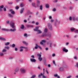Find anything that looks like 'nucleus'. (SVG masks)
Wrapping results in <instances>:
<instances>
[{"instance_id":"27","label":"nucleus","mask_w":78,"mask_h":78,"mask_svg":"<svg viewBox=\"0 0 78 78\" xmlns=\"http://www.w3.org/2000/svg\"><path fill=\"white\" fill-rule=\"evenodd\" d=\"M43 75V74L42 73H41V74H39L38 76L39 77H41V76Z\"/></svg>"},{"instance_id":"61","label":"nucleus","mask_w":78,"mask_h":78,"mask_svg":"<svg viewBox=\"0 0 78 78\" xmlns=\"http://www.w3.org/2000/svg\"><path fill=\"white\" fill-rule=\"evenodd\" d=\"M23 51V50L22 49H21L20 50V52H22Z\"/></svg>"},{"instance_id":"30","label":"nucleus","mask_w":78,"mask_h":78,"mask_svg":"<svg viewBox=\"0 0 78 78\" xmlns=\"http://www.w3.org/2000/svg\"><path fill=\"white\" fill-rule=\"evenodd\" d=\"M56 11V9L55 8H54L53 9H52V11L55 12Z\"/></svg>"},{"instance_id":"64","label":"nucleus","mask_w":78,"mask_h":78,"mask_svg":"<svg viewBox=\"0 0 78 78\" xmlns=\"http://www.w3.org/2000/svg\"><path fill=\"white\" fill-rule=\"evenodd\" d=\"M48 67H50L51 66V65L50 64H48Z\"/></svg>"},{"instance_id":"50","label":"nucleus","mask_w":78,"mask_h":78,"mask_svg":"<svg viewBox=\"0 0 78 78\" xmlns=\"http://www.w3.org/2000/svg\"><path fill=\"white\" fill-rule=\"evenodd\" d=\"M74 59H76V60H77V57L76 56H75L74 57Z\"/></svg>"},{"instance_id":"38","label":"nucleus","mask_w":78,"mask_h":78,"mask_svg":"<svg viewBox=\"0 0 78 78\" xmlns=\"http://www.w3.org/2000/svg\"><path fill=\"white\" fill-rule=\"evenodd\" d=\"M35 3H33L32 4V5H33V6L34 7H35Z\"/></svg>"},{"instance_id":"17","label":"nucleus","mask_w":78,"mask_h":78,"mask_svg":"<svg viewBox=\"0 0 78 78\" xmlns=\"http://www.w3.org/2000/svg\"><path fill=\"white\" fill-rule=\"evenodd\" d=\"M38 48V45H37V44H36V46L35 47V48L36 49H37V48Z\"/></svg>"},{"instance_id":"54","label":"nucleus","mask_w":78,"mask_h":78,"mask_svg":"<svg viewBox=\"0 0 78 78\" xmlns=\"http://www.w3.org/2000/svg\"><path fill=\"white\" fill-rule=\"evenodd\" d=\"M24 36H26V37H27V34H26V33L24 34Z\"/></svg>"},{"instance_id":"55","label":"nucleus","mask_w":78,"mask_h":78,"mask_svg":"<svg viewBox=\"0 0 78 78\" xmlns=\"http://www.w3.org/2000/svg\"><path fill=\"white\" fill-rule=\"evenodd\" d=\"M24 23H26L27 22V21L26 20H24Z\"/></svg>"},{"instance_id":"63","label":"nucleus","mask_w":78,"mask_h":78,"mask_svg":"<svg viewBox=\"0 0 78 78\" xmlns=\"http://www.w3.org/2000/svg\"><path fill=\"white\" fill-rule=\"evenodd\" d=\"M52 19V17L51 16H49V19Z\"/></svg>"},{"instance_id":"28","label":"nucleus","mask_w":78,"mask_h":78,"mask_svg":"<svg viewBox=\"0 0 78 78\" xmlns=\"http://www.w3.org/2000/svg\"><path fill=\"white\" fill-rule=\"evenodd\" d=\"M9 16H10V17H13V15H11V14L9 13Z\"/></svg>"},{"instance_id":"24","label":"nucleus","mask_w":78,"mask_h":78,"mask_svg":"<svg viewBox=\"0 0 78 78\" xmlns=\"http://www.w3.org/2000/svg\"><path fill=\"white\" fill-rule=\"evenodd\" d=\"M5 48L8 50L9 49V46H8V47L5 46Z\"/></svg>"},{"instance_id":"11","label":"nucleus","mask_w":78,"mask_h":78,"mask_svg":"<svg viewBox=\"0 0 78 78\" xmlns=\"http://www.w3.org/2000/svg\"><path fill=\"white\" fill-rule=\"evenodd\" d=\"M73 21H75V20H77L78 21V18H76L75 17H73Z\"/></svg>"},{"instance_id":"2","label":"nucleus","mask_w":78,"mask_h":78,"mask_svg":"<svg viewBox=\"0 0 78 78\" xmlns=\"http://www.w3.org/2000/svg\"><path fill=\"white\" fill-rule=\"evenodd\" d=\"M40 42V44L41 45H44V43H45L46 42V41L45 40H42Z\"/></svg>"},{"instance_id":"9","label":"nucleus","mask_w":78,"mask_h":78,"mask_svg":"<svg viewBox=\"0 0 78 78\" xmlns=\"http://www.w3.org/2000/svg\"><path fill=\"white\" fill-rule=\"evenodd\" d=\"M47 34L46 33L43 34H42V35L41 36V37H44L47 36Z\"/></svg>"},{"instance_id":"48","label":"nucleus","mask_w":78,"mask_h":78,"mask_svg":"<svg viewBox=\"0 0 78 78\" xmlns=\"http://www.w3.org/2000/svg\"><path fill=\"white\" fill-rule=\"evenodd\" d=\"M38 48H39L41 50L42 49V48L40 46H38Z\"/></svg>"},{"instance_id":"22","label":"nucleus","mask_w":78,"mask_h":78,"mask_svg":"<svg viewBox=\"0 0 78 78\" xmlns=\"http://www.w3.org/2000/svg\"><path fill=\"white\" fill-rule=\"evenodd\" d=\"M20 6L21 7H23L24 6V4L23 3H21L20 5Z\"/></svg>"},{"instance_id":"15","label":"nucleus","mask_w":78,"mask_h":78,"mask_svg":"<svg viewBox=\"0 0 78 78\" xmlns=\"http://www.w3.org/2000/svg\"><path fill=\"white\" fill-rule=\"evenodd\" d=\"M24 10V8H22L21 10L20 13H22L23 12V10Z\"/></svg>"},{"instance_id":"5","label":"nucleus","mask_w":78,"mask_h":78,"mask_svg":"<svg viewBox=\"0 0 78 78\" xmlns=\"http://www.w3.org/2000/svg\"><path fill=\"white\" fill-rule=\"evenodd\" d=\"M10 12L13 15H14L15 14V12L14 11H13L12 9H10Z\"/></svg>"},{"instance_id":"42","label":"nucleus","mask_w":78,"mask_h":78,"mask_svg":"<svg viewBox=\"0 0 78 78\" xmlns=\"http://www.w3.org/2000/svg\"><path fill=\"white\" fill-rule=\"evenodd\" d=\"M19 70V69L18 68H16L15 69V71L16 72H17Z\"/></svg>"},{"instance_id":"34","label":"nucleus","mask_w":78,"mask_h":78,"mask_svg":"<svg viewBox=\"0 0 78 78\" xmlns=\"http://www.w3.org/2000/svg\"><path fill=\"white\" fill-rule=\"evenodd\" d=\"M31 57L32 58V59H34L35 58L34 56V55H32L31 56Z\"/></svg>"},{"instance_id":"57","label":"nucleus","mask_w":78,"mask_h":78,"mask_svg":"<svg viewBox=\"0 0 78 78\" xmlns=\"http://www.w3.org/2000/svg\"><path fill=\"white\" fill-rule=\"evenodd\" d=\"M55 54H52V56L54 57L55 56Z\"/></svg>"},{"instance_id":"44","label":"nucleus","mask_w":78,"mask_h":78,"mask_svg":"<svg viewBox=\"0 0 78 78\" xmlns=\"http://www.w3.org/2000/svg\"><path fill=\"white\" fill-rule=\"evenodd\" d=\"M37 4H39L40 3V1L39 0H37Z\"/></svg>"},{"instance_id":"33","label":"nucleus","mask_w":78,"mask_h":78,"mask_svg":"<svg viewBox=\"0 0 78 78\" xmlns=\"http://www.w3.org/2000/svg\"><path fill=\"white\" fill-rule=\"evenodd\" d=\"M74 32H75V33H78V30H76L74 31Z\"/></svg>"},{"instance_id":"40","label":"nucleus","mask_w":78,"mask_h":78,"mask_svg":"<svg viewBox=\"0 0 78 78\" xmlns=\"http://www.w3.org/2000/svg\"><path fill=\"white\" fill-rule=\"evenodd\" d=\"M6 51V49H3V50H2V52H5Z\"/></svg>"},{"instance_id":"3","label":"nucleus","mask_w":78,"mask_h":78,"mask_svg":"<svg viewBox=\"0 0 78 78\" xmlns=\"http://www.w3.org/2000/svg\"><path fill=\"white\" fill-rule=\"evenodd\" d=\"M48 27H49L50 30H52V26L51 24L49 23L48 24Z\"/></svg>"},{"instance_id":"29","label":"nucleus","mask_w":78,"mask_h":78,"mask_svg":"<svg viewBox=\"0 0 78 78\" xmlns=\"http://www.w3.org/2000/svg\"><path fill=\"white\" fill-rule=\"evenodd\" d=\"M45 6L47 8H49V5L48 4H46L45 5Z\"/></svg>"},{"instance_id":"35","label":"nucleus","mask_w":78,"mask_h":78,"mask_svg":"<svg viewBox=\"0 0 78 78\" xmlns=\"http://www.w3.org/2000/svg\"><path fill=\"white\" fill-rule=\"evenodd\" d=\"M12 48H14L15 46V44H13L12 45Z\"/></svg>"},{"instance_id":"4","label":"nucleus","mask_w":78,"mask_h":78,"mask_svg":"<svg viewBox=\"0 0 78 78\" xmlns=\"http://www.w3.org/2000/svg\"><path fill=\"white\" fill-rule=\"evenodd\" d=\"M30 61L33 62H36V60L34 58H31L30 59Z\"/></svg>"},{"instance_id":"26","label":"nucleus","mask_w":78,"mask_h":78,"mask_svg":"<svg viewBox=\"0 0 78 78\" xmlns=\"http://www.w3.org/2000/svg\"><path fill=\"white\" fill-rule=\"evenodd\" d=\"M47 31H48V29L46 28H45L44 30V32H47Z\"/></svg>"},{"instance_id":"7","label":"nucleus","mask_w":78,"mask_h":78,"mask_svg":"<svg viewBox=\"0 0 78 78\" xmlns=\"http://www.w3.org/2000/svg\"><path fill=\"white\" fill-rule=\"evenodd\" d=\"M63 52H68V49H66L65 48H63Z\"/></svg>"},{"instance_id":"12","label":"nucleus","mask_w":78,"mask_h":78,"mask_svg":"<svg viewBox=\"0 0 78 78\" xmlns=\"http://www.w3.org/2000/svg\"><path fill=\"white\" fill-rule=\"evenodd\" d=\"M59 70H60V71H63L64 70V69L62 67H60V68H59Z\"/></svg>"},{"instance_id":"21","label":"nucleus","mask_w":78,"mask_h":78,"mask_svg":"<svg viewBox=\"0 0 78 78\" xmlns=\"http://www.w3.org/2000/svg\"><path fill=\"white\" fill-rule=\"evenodd\" d=\"M37 56L39 57H41V55L39 54H37Z\"/></svg>"},{"instance_id":"46","label":"nucleus","mask_w":78,"mask_h":78,"mask_svg":"<svg viewBox=\"0 0 78 78\" xmlns=\"http://www.w3.org/2000/svg\"><path fill=\"white\" fill-rule=\"evenodd\" d=\"M71 76H69L67 77L66 78H70L71 77Z\"/></svg>"},{"instance_id":"8","label":"nucleus","mask_w":78,"mask_h":78,"mask_svg":"<svg viewBox=\"0 0 78 78\" xmlns=\"http://www.w3.org/2000/svg\"><path fill=\"white\" fill-rule=\"evenodd\" d=\"M39 27H36L35 29H34V30L35 31H38L39 30Z\"/></svg>"},{"instance_id":"13","label":"nucleus","mask_w":78,"mask_h":78,"mask_svg":"<svg viewBox=\"0 0 78 78\" xmlns=\"http://www.w3.org/2000/svg\"><path fill=\"white\" fill-rule=\"evenodd\" d=\"M21 71L22 72V73H25V71L24 69H21Z\"/></svg>"},{"instance_id":"60","label":"nucleus","mask_w":78,"mask_h":78,"mask_svg":"<svg viewBox=\"0 0 78 78\" xmlns=\"http://www.w3.org/2000/svg\"><path fill=\"white\" fill-rule=\"evenodd\" d=\"M23 48L26 49H28V48L27 47H23Z\"/></svg>"},{"instance_id":"20","label":"nucleus","mask_w":78,"mask_h":78,"mask_svg":"<svg viewBox=\"0 0 78 78\" xmlns=\"http://www.w3.org/2000/svg\"><path fill=\"white\" fill-rule=\"evenodd\" d=\"M75 28H71V31L72 32H73L75 30Z\"/></svg>"},{"instance_id":"51","label":"nucleus","mask_w":78,"mask_h":78,"mask_svg":"<svg viewBox=\"0 0 78 78\" xmlns=\"http://www.w3.org/2000/svg\"><path fill=\"white\" fill-rule=\"evenodd\" d=\"M45 71L46 72V73H47V74H48L49 73V72H48V71L47 70V69H46V70H45Z\"/></svg>"},{"instance_id":"14","label":"nucleus","mask_w":78,"mask_h":78,"mask_svg":"<svg viewBox=\"0 0 78 78\" xmlns=\"http://www.w3.org/2000/svg\"><path fill=\"white\" fill-rule=\"evenodd\" d=\"M27 27L28 28H31V27H33V26L32 25H27Z\"/></svg>"},{"instance_id":"31","label":"nucleus","mask_w":78,"mask_h":78,"mask_svg":"<svg viewBox=\"0 0 78 78\" xmlns=\"http://www.w3.org/2000/svg\"><path fill=\"white\" fill-rule=\"evenodd\" d=\"M52 62L53 63V64H54V65L55 66H56V64L55 63V60H53V61Z\"/></svg>"},{"instance_id":"39","label":"nucleus","mask_w":78,"mask_h":78,"mask_svg":"<svg viewBox=\"0 0 78 78\" xmlns=\"http://www.w3.org/2000/svg\"><path fill=\"white\" fill-rule=\"evenodd\" d=\"M40 9L41 10H42V5L40 6Z\"/></svg>"},{"instance_id":"47","label":"nucleus","mask_w":78,"mask_h":78,"mask_svg":"<svg viewBox=\"0 0 78 78\" xmlns=\"http://www.w3.org/2000/svg\"><path fill=\"white\" fill-rule=\"evenodd\" d=\"M69 20H70V21L72 20V17L71 16H70L69 17Z\"/></svg>"},{"instance_id":"41","label":"nucleus","mask_w":78,"mask_h":78,"mask_svg":"<svg viewBox=\"0 0 78 78\" xmlns=\"http://www.w3.org/2000/svg\"><path fill=\"white\" fill-rule=\"evenodd\" d=\"M0 55L1 56H3V53H2V52L0 53Z\"/></svg>"},{"instance_id":"43","label":"nucleus","mask_w":78,"mask_h":78,"mask_svg":"<svg viewBox=\"0 0 78 78\" xmlns=\"http://www.w3.org/2000/svg\"><path fill=\"white\" fill-rule=\"evenodd\" d=\"M4 8V6L3 5H2L0 6V8L2 9Z\"/></svg>"},{"instance_id":"37","label":"nucleus","mask_w":78,"mask_h":78,"mask_svg":"<svg viewBox=\"0 0 78 78\" xmlns=\"http://www.w3.org/2000/svg\"><path fill=\"white\" fill-rule=\"evenodd\" d=\"M42 76H43L42 78H48L47 77H46L44 75H43Z\"/></svg>"},{"instance_id":"56","label":"nucleus","mask_w":78,"mask_h":78,"mask_svg":"<svg viewBox=\"0 0 78 78\" xmlns=\"http://www.w3.org/2000/svg\"><path fill=\"white\" fill-rule=\"evenodd\" d=\"M76 66L78 68V62L76 63Z\"/></svg>"},{"instance_id":"52","label":"nucleus","mask_w":78,"mask_h":78,"mask_svg":"<svg viewBox=\"0 0 78 78\" xmlns=\"http://www.w3.org/2000/svg\"><path fill=\"white\" fill-rule=\"evenodd\" d=\"M15 50L16 51H18V48H15Z\"/></svg>"},{"instance_id":"23","label":"nucleus","mask_w":78,"mask_h":78,"mask_svg":"<svg viewBox=\"0 0 78 78\" xmlns=\"http://www.w3.org/2000/svg\"><path fill=\"white\" fill-rule=\"evenodd\" d=\"M36 76V75H33L31 77V78H34Z\"/></svg>"},{"instance_id":"19","label":"nucleus","mask_w":78,"mask_h":78,"mask_svg":"<svg viewBox=\"0 0 78 78\" xmlns=\"http://www.w3.org/2000/svg\"><path fill=\"white\" fill-rule=\"evenodd\" d=\"M9 44H10L9 42H7L5 43V45L7 46V45H9Z\"/></svg>"},{"instance_id":"58","label":"nucleus","mask_w":78,"mask_h":78,"mask_svg":"<svg viewBox=\"0 0 78 78\" xmlns=\"http://www.w3.org/2000/svg\"><path fill=\"white\" fill-rule=\"evenodd\" d=\"M6 23L7 24H9V21H7L6 22Z\"/></svg>"},{"instance_id":"62","label":"nucleus","mask_w":78,"mask_h":78,"mask_svg":"<svg viewBox=\"0 0 78 78\" xmlns=\"http://www.w3.org/2000/svg\"><path fill=\"white\" fill-rule=\"evenodd\" d=\"M2 9L0 8V12L2 11Z\"/></svg>"},{"instance_id":"49","label":"nucleus","mask_w":78,"mask_h":78,"mask_svg":"<svg viewBox=\"0 0 78 78\" xmlns=\"http://www.w3.org/2000/svg\"><path fill=\"white\" fill-rule=\"evenodd\" d=\"M54 21V20L51 19V22L53 23Z\"/></svg>"},{"instance_id":"59","label":"nucleus","mask_w":78,"mask_h":78,"mask_svg":"<svg viewBox=\"0 0 78 78\" xmlns=\"http://www.w3.org/2000/svg\"><path fill=\"white\" fill-rule=\"evenodd\" d=\"M48 48H45V50H46V51L48 50Z\"/></svg>"},{"instance_id":"6","label":"nucleus","mask_w":78,"mask_h":78,"mask_svg":"<svg viewBox=\"0 0 78 78\" xmlns=\"http://www.w3.org/2000/svg\"><path fill=\"white\" fill-rule=\"evenodd\" d=\"M20 28L21 30H24L25 28L23 24H22L20 27Z\"/></svg>"},{"instance_id":"36","label":"nucleus","mask_w":78,"mask_h":78,"mask_svg":"<svg viewBox=\"0 0 78 78\" xmlns=\"http://www.w3.org/2000/svg\"><path fill=\"white\" fill-rule=\"evenodd\" d=\"M54 76L55 77H58V76L57 74H55L54 75Z\"/></svg>"},{"instance_id":"53","label":"nucleus","mask_w":78,"mask_h":78,"mask_svg":"<svg viewBox=\"0 0 78 78\" xmlns=\"http://www.w3.org/2000/svg\"><path fill=\"white\" fill-rule=\"evenodd\" d=\"M4 11H6V9L5 8H4Z\"/></svg>"},{"instance_id":"1","label":"nucleus","mask_w":78,"mask_h":78,"mask_svg":"<svg viewBox=\"0 0 78 78\" xmlns=\"http://www.w3.org/2000/svg\"><path fill=\"white\" fill-rule=\"evenodd\" d=\"M14 24H15V23L13 22H11L10 24V27H12V28H14L13 29H10L9 30H8V29H5V28H3V29H2V30H5V31H12V32H14V31H16V29L15 28V26Z\"/></svg>"},{"instance_id":"10","label":"nucleus","mask_w":78,"mask_h":78,"mask_svg":"<svg viewBox=\"0 0 78 78\" xmlns=\"http://www.w3.org/2000/svg\"><path fill=\"white\" fill-rule=\"evenodd\" d=\"M0 40L2 41H5L6 40L3 37H0Z\"/></svg>"},{"instance_id":"25","label":"nucleus","mask_w":78,"mask_h":78,"mask_svg":"<svg viewBox=\"0 0 78 78\" xmlns=\"http://www.w3.org/2000/svg\"><path fill=\"white\" fill-rule=\"evenodd\" d=\"M37 32L38 34H41L42 33V32L40 30H38L37 31Z\"/></svg>"},{"instance_id":"18","label":"nucleus","mask_w":78,"mask_h":78,"mask_svg":"<svg viewBox=\"0 0 78 78\" xmlns=\"http://www.w3.org/2000/svg\"><path fill=\"white\" fill-rule=\"evenodd\" d=\"M50 42H51L50 44V47L52 48V41H49Z\"/></svg>"},{"instance_id":"32","label":"nucleus","mask_w":78,"mask_h":78,"mask_svg":"<svg viewBox=\"0 0 78 78\" xmlns=\"http://www.w3.org/2000/svg\"><path fill=\"white\" fill-rule=\"evenodd\" d=\"M23 43L26 45H27L28 44V43H27L26 42H25V41H23Z\"/></svg>"},{"instance_id":"45","label":"nucleus","mask_w":78,"mask_h":78,"mask_svg":"<svg viewBox=\"0 0 78 78\" xmlns=\"http://www.w3.org/2000/svg\"><path fill=\"white\" fill-rule=\"evenodd\" d=\"M16 9L17 10L19 8V7L18 6H17L16 7Z\"/></svg>"},{"instance_id":"16","label":"nucleus","mask_w":78,"mask_h":78,"mask_svg":"<svg viewBox=\"0 0 78 78\" xmlns=\"http://www.w3.org/2000/svg\"><path fill=\"white\" fill-rule=\"evenodd\" d=\"M38 60L40 61L41 62V61L42 60V58L41 57H38Z\"/></svg>"}]
</instances>
